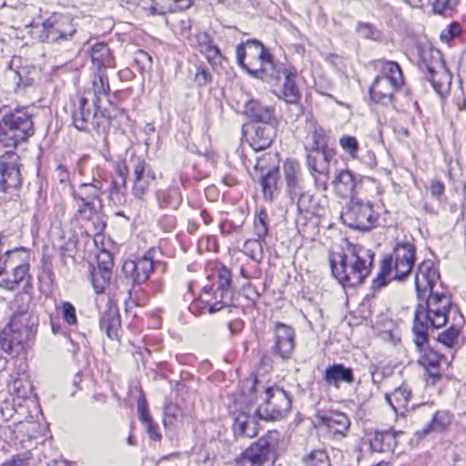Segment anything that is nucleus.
<instances>
[{
  "mask_svg": "<svg viewBox=\"0 0 466 466\" xmlns=\"http://www.w3.org/2000/svg\"><path fill=\"white\" fill-rule=\"evenodd\" d=\"M148 11L152 15H164L167 13H172V9L167 8V5H161L158 2H155V5H151Z\"/></svg>",
  "mask_w": 466,
  "mask_h": 466,
  "instance_id": "338daca9",
  "label": "nucleus"
},
{
  "mask_svg": "<svg viewBox=\"0 0 466 466\" xmlns=\"http://www.w3.org/2000/svg\"><path fill=\"white\" fill-rule=\"evenodd\" d=\"M356 33L364 39L377 40L380 38V32L368 22H358Z\"/></svg>",
  "mask_w": 466,
  "mask_h": 466,
  "instance_id": "603ef678",
  "label": "nucleus"
},
{
  "mask_svg": "<svg viewBox=\"0 0 466 466\" xmlns=\"http://www.w3.org/2000/svg\"><path fill=\"white\" fill-rule=\"evenodd\" d=\"M322 379L327 386L339 389L340 383L351 384L354 381V374L351 368L341 363H334L325 369Z\"/></svg>",
  "mask_w": 466,
  "mask_h": 466,
  "instance_id": "a878e982",
  "label": "nucleus"
},
{
  "mask_svg": "<svg viewBox=\"0 0 466 466\" xmlns=\"http://www.w3.org/2000/svg\"><path fill=\"white\" fill-rule=\"evenodd\" d=\"M56 178L60 184L66 183L70 178V173L65 165H58L55 169Z\"/></svg>",
  "mask_w": 466,
  "mask_h": 466,
  "instance_id": "0e129e2a",
  "label": "nucleus"
},
{
  "mask_svg": "<svg viewBox=\"0 0 466 466\" xmlns=\"http://www.w3.org/2000/svg\"><path fill=\"white\" fill-rule=\"evenodd\" d=\"M99 325L111 339H118L121 329V317L116 306L109 305L101 313Z\"/></svg>",
  "mask_w": 466,
  "mask_h": 466,
  "instance_id": "cd10ccee",
  "label": "nucleus"
},
{
  "mask_svg": "<svg viewBox=\"0 0 466 466\" xmlns=\"http://www.w3.org/2000/svg\"><path fill=\"white\" fill-rule=\"evenodd\" d=\"M56 309L63 320V324L61 325L53 319H51V329L55 335H63L67 338L69 341L73 344L72 351L74 353L79 350V347L77 343H76L71 338V333H75L80 339H83V335L76 333L78 327V319L76 316V309L75 306L69 301H60L56 305Z\"/></svg>",
  "mask_w": 466,
  "mask_h": 466,
  "instance_id": "ddd939ff",
  "label": "nucleus"
},
{
  "mask_svg": "<svg viewBox=\"0 0 466 466\" xmlns=\"http://www.w3.org/2000/svg\"><path fill=\"white\" fill-rule=\"evenodd\" d=\"M306 152L307 166L310 174L314 177L316 183L326 190L329 178V160L334 155L333 150H312Z\"/></svg>",
  "mask_w": 466,
  "mask_h": 466,
  "instance_id": "a211bd4d",
  "label": "nucleus"
},
{
  "mask_svg": "<svg viewBox=\"0 0 466 466\" xmlns=\"http://www.w3.org/2000/svg\"><path fill=\"white\" fill-rule=\"evenodd\" d=\"M268 216L265 209H260L254 218V234L258 239L263 240L268 232Z\"/></svg>",
  "mask_w": 466,
  "mask_h": 466,
  "instance_id": "49530a36",
  "label": "nucleus"
},
{
  "mask_svg": "<svg viewBox=\"0 0 466 466\" xmlns=\"http://www.w3.org/2000/svg\"><path fill=\"white\" fill-rule=\"evenodd\" d=\"M307 135L304 139L305 151L328 150L325 130L314 120H308L305 127Z\"/></svg>",
  "mask_w": 466,
  "mask_h": 466,
  "instance_id": "bb28decb",
  "label": "nucleus"
},
{
  "mask_svg": "<svg viewBox=\"0 0 466 466\" xmlns=\"http://www.w3.org/2000/svg\"><path fill=\"white\" fill-rule=\"evenodd\" d=\"M370 442V448L373 451H390L396 445V436L391 431L376 432Z\"/></svg>",
  "mask_w": 466,
  "mask_h": 466,
  "instance_id": "37998d69",
  "label": "nucleus"
},
{
  "mask_svg": "<svg viewBox=\"0 0 466 466\" xmlns=\"http://www.w3.org/2000/svg\"><path fill=\"white\" fill-rule=\"evenodd\" d=\"M339 145L351 157H357L360 146L356 137L351 136H343L339 138Z\"/></svg>",
  "mask_w": 466,
  "mask_h": 466,
  "instance_id": "5fc2aeb1",
  "label": "nucleus"
},
{
  "mask_svg": "<svg viewBox=\"0 0 466 466\" xmlns=\"http://www.w3.org/2000/svg\"><path fill=\"white\" fill-rule=\"evenodd\" d=\"M90 56L93 66L96 71L106 70L115 66V60L112 52L106 43H96L90 50Z\"/></svg>",
  "mask_w": 466,
  "mask_h": 466,
  "instance_id": "72a5a7b5",
  "label": "nucleus"
},
{
  "mask_svg": "<svg viewBox=\"0 0 466 466\" xmlns=\"http://www.w3.org/2000/svg\"><path fill=\"white\" fill-rule=\"evenodd\" d=\"M171 3L167 5V8L172 9V13L177 11H185L191 6L192 0H170Z\"/></svg>",
  "mask_w": 466,
  "mask_h": 466,
  "instance_id": "680f3d73",
  "label": "nucleus"
},
{
  "mask_svg": "<svg viewBox=\"0 0 466 466\" xmlns=\"http://www.w3.org/2000/svg\"><path fill=\"white\" fill-rule=\"evenodd\" d=\"M74 202L76 205V210L75 213V217L76 219L89 221L94 218L96 212L94 202L86 200H78Z\"/></svg>",
  "mask_w": 466,
  "mask_h": 466,
  "instance_id": "de8ad7c7",
  "label": "nucleus"
},
{
  "mask_svg": "<svg viewBox=\"0 0 466 466\" xmlns=\"http://www.w3.org/2000/svg\"><path fill=\"white\" fill-rule=\"evenodd\" d=\"M195 80L199 86H205L211 81V75L208 69L198 67L195 76Z\"/></svg>",
  "mask_w": 466,
  "mask_h": 466,
  "instance_id": "e2e57ef3",
  "label": "nucleus"
},
{
  "mask_svg": "<svg viewBox=\"0 0 466 466\" xmlns=\"http://www.w3.org/2000/svg\"><path fill=\"white\" fill-rule=\"evenodd\" d=\"M243 114L254 123L277 121L274 116V108L264 106L256 99H248L245 102Z\"/></svg>",
  "mask_w": 466,
  "mask_h": 466,
  "instance_id": "c756f323",
  "label": "nucleus"
},
{
  "mask_svg": "<svg viewBox=\"0 0 466 466\" xmlns=\"http://www.w3.org/2000/svg\"><path fill=\"white\" fill-rule=\"evenodd\" d=\"M200 53L205 56L208 62L211 66H217L221 64V61L223 59L221 51L219 50L218 46L214 45L213 42L209 44L208 46H206L204 49H202Z\"/></svg>",
  "mask_w": 466,
  "mask_h": 466,
  "instance_id": "864d4df0",
  "label": "nucleus"
},
{
  "mask_svg": "<svg viewBox=\"0 0 466 466\" xmlns=\"http://www.w3.org/2000/svg\"><path fill=\"white\" fill-rule=\"evenodd\" d=\"M204 294H212L214 303L207 301V308L209 313H215L230 306L233 303L234 287L232 284V272L225 266L218 269L216 289L213 286H205L202 289Z\"/></svg>",
  "mask_w": 466,
  "mask_h": 466,
  "instance_id": "9b49d317",
  "label": "nucleus"
},
{
  "mask_svg": "<svg viewBox=\"0 0 466 466\" xmlns=\"http://www.w3.org/2000/svg\"><path fill=\"white\" fill-rule=\"evenodd\" d=\"M318 419L322 425L335 434H344L350 425L347 415L341 412H329L318 416Z\"/></svg>",
  "mask_w": 466,
  "mask_h": 466,
  "instance_id": "4c0bfd02",
  "label": "nucleus"
},
{
  "mask_svg": "<svg viewBox=\"0 0 466 466\" xmlns=\"http://www.w3.org/2000/svg\"><path fill=\"white\" fill-rule=\"evenodd\" d=\"M374 252L360 244L349 243L345 251L331 253L329 263L334 278L343 287H356L370 275Z\"/></svg>",
  "mask_w": 466,
  "mask_h": 466,
  "instance_id": "39448f33",
  "label": "nucleus"
},
{
  "mask_svg": "<svg viewBox=\"0 0 466 466\" xmlns=\"http://www.w3.org/2000/svg\"><path fill=\"white\" fill-rule=\"evenodd\" d=\"M458 0H435L432 8L435 14L446 15L451 13L457 6Z\"/></svg>",
  "mask_w": 466,
  "mask_h": 466,
  "instance_id": "6e6d98bb",
  "label": "nucleus"
},
{
  "mask_svg": "<svg viewBox=\"0 0 466 466\" xmlns=\"http://www.w3.org/2000/svg\"><path fill=\"white\" fill-rule=\"evenodd\" d=\"M76 28L72 19L61 15H53L43 23V30L39 35L42 42L64 45L71 42Z\"/></svg>",
  "mask_w": 466,
  "mask_h": 466,
  "instance_id": "f8f14e48",
  "label": "nucleus"
},
{
  "mask_svg": "<svg viewBox=\"0 0 466 466\" xmlns=\"http://www.w3.org/2000/svg\"><path fill=\"white\" fill-rule=\"evenodd\" d=\"M361 183L362 177L348 168L337 170L332 180L335 195L343 199L355 198Z\"/></svg>",
  "mask_w": 466,
  "mask_h": 466,
  "instance_id": "4be33fe9",
  "label": "nucleus"
},
{
  "mask_svg": "<svg viewBox=\"0 0 466 466\" xmlns=\"http://www.w3.org/2000/svg\"><path fill=\"white\" fill-rule=\"evenodd\" d=\"M10 264L14 265L12 277L5 278L2 275L0 278V287L9 290H14L28 275L29 270V254L25 248H16L14 250L5 251Z\"/></svg>",
  "mask_w": 466,
  "mask_h": 466,
  "instance_id": "2eb2a0df",
  "label": "nucleus"
},
{
  "mask_svg": "<svg viewBox=\"0 0 466 466\" xmlns=\"http://www.w3.org/2000/svg\"><path fill=\"white\" fill-rule=\"evenodd\" d=\"M342 222L348 227L360 231H369L375 228L379 214L373 210L370 201L352 198L341 212Z\"/></svg>",
  "mask_w": 466,
  "mask_h": 466,
  "instance_id": "9d476101",
  "label": "nucleus"
},
{
  "mask_svg": "<svg viewBox=\"0 0 466 466\" xmlns=\"http://www.w3.org/2000/svg\"><path fill=\"white\" fill-rule=\"evenodd\" d=\"M417 415H428L431 421L417 432L419 438L424 437L431 432L444 431L452 420V414L448 410H434L431 404H421L418 408Z\"/></svg>",
  "mask_w": 466,
  "mask_h": 466,
  "instance_id": "5701e85b",
  "label": "nucleus"
},
{
  "mask_svg": "<svg viewBox=\"0 0 466 466\" xmlns=\"http://www.w3.org/2000/svg\"><path fill=\"white\" fill-rule=\"evenodd\" d=\"M256 45L253 50H250V55L253 56H258L260 57V65L257 66V63L250 61L247 65L248 75L272 86H277L282 78L284 70L289 69V67L284 66L281 63H275L273 56L264 46Z\"/></svg>",
  "mask_w": 466,
  "mask_h": 466,
  "instance_id": "1a4fd4ad",
  "label": "nucleus"
},
{
  "mask_svg": "<svg viewBox=\"0 0 466 466\" xmlns=\"http://www.w3.org/2000/svg\"><path fill=\"white\" fill-rule=\"evenodd\" d=\"M180 414V409L177 405L169 402L166 405L164 410V424H173Z\"/></svg>",
  "mask_w": 466,
  "mask_h": 466,
  "instance_id": "13d9d810",
  "label": "nucleus"
},
{
  "mask_svg": "<svg viewBox=\"0 0 466 466\" xmlns=\"http://www.w3.org/2000/svg\"><path fill=\"white\" fill-rule=\"evenodd\" d=\"M398 89L399 87L389 80L377 76L369 89V94L373 102L382 103L385 100L391 101L393 93Z\"/></svg>",
  "mask_w": 466,
  "mask_h": 466,
  "instance_id": "f704fd0d",
  "label": "nucleus"
},
{
  "mask_svg": "<svg viewBox=\"0 0 466 466\" xmlns=\"http://www.w3.org/2000/svg\"><path fill=\"white\" fill-rule=\"evenodd\" d=\"M12 309L9 321L0 332V355L19 353L36 331L37 319L30 311L29 298L17 295Z\"/></svg>",
  "mask_w": 466,
  "mask_h": 466,
  "instance_id": "20e7f679",
  "label": "nucleus"
},
{
  "mask_svg": "<svg viewBox=\"0 0 466 466\" xmlns=\"http://www.w3.org/2000/svg\"><path fill=\"white\" fill-rule=\"evenodd\" d=\"M93 86V98L98 102V96L105 95L106 96L110 91L108 76L105 70L96 71V74L94 76L92 80Z\"/></svg>",
  "mask_w": 466,
  "mask_h": 466,
  "instance_id": "a18cd8bd",
  "label": "nucleus"
},
{
  "mask_svg": "<svg viewBox=\"0 0 466 466\" xmlns=\"http://www.w3.org/2000/svg\"><path fill=\"white\" fill-rule=\"evenodd\" d=\"M155 253L154 248H149L143 256L125 261L122 270L126 278L130 279L137 285L145 283L154 269L160 265L159 261L155 260Z\"/></svg>",
  "mask_w": 466,
  "mask_h": 466,
  "instance_id": "4468645a",
  "label": "nucleus"
},
{
  "mask_svg": "<svg viewBox=\"0 0 466 466\" xmlns=\"http://www.w3.org/2000/svg\"><path fill=\"white\" fill-rule=\"evenodd\" d=\"M243 253L252 260L259 262L263 258V248L260 239H248L243 246Z\"/></svg>",
  "mask_w": 466,
  "mask_h": 466,
  "instance_id": "8fccbe9b",
  "label": "nucleus"
},
{
  "mask_svg": "<svg viewBox=\"0 0 466 466\" xmlns=\"http://www.w3.org/2000/svg\"><path fill=\"white\" fill-rule=\"evenodd\" d=\"M35 134L32 116L25 108L5 114L0 121V189L7 192L20 187L19 157L15 152L18 143Z\"/></svg>",
  "mask_w": 466,
  "mask_h": 466,
  "instance_id": "f257e3e1",
  "label": "nucleus"
},
{
  "mask_svg": "<svg viewBox=\"0 0 466 466\" xmlns=\"http://www.w3.org/2000/svg\"><path fill=\"white\" fill-rule=\"evenodd\" d=\"M127 182L114 180L110 186L109 198L114 200L120 202L125 197V190Z\"/></svg>",
  "mask_w": 466,
  "mask_h": 466,
  "instance_id": "4d7b16f0",
  "label": "nucleus"
},
{
  "mask_svg": "<svg viewBox=\"0 0 466 466\" xmlns=\"http://www.w3.org/2000/svg\"><path fill=\"white\" fill-rule=\"evenodd\" d=\"M248 142L254 151L269 147L277 135V121L266 123H252L246 131Z\"/></svg>",
  "mask_w": 466,
  "mask_h": 466,
  "instance_id": "412c9836",
  "label": "nucleus"
},
{
  "mask_svg": "<svg viewBox=\"0 0 466 466\" xmlns=\"http://www.w3.org/2000/svg\"><path fill=\"white\" fill-rule=\"evenodd\" d=\"M28 390L26 389V386L23 382L22 378H15L13 380V390L15 392V394L18 397L25 398L30 390V383L27 382Z\"/></svg>",
  "mask_w": 466,
  "mask_h": 466,
  "instance_id": "052dcab7",
  "label": "nucleus"
},
{
  "mask_svg": "<svg viewBox=\"0 0 466 466\" xmlns=\"http://www.w3.org/2000/svg\"><path fill=\"white\" fill-rule=\"evenodd\" d=\"M132 162L131 193L136 199L144 200L157 178L156 173L145 159L137 157Z\"/></svg>",
  "mask_w": 466,
  "mask_h": 466,
  "instance_id": "dca6fc26",
  "label": "nucleus"
},
{
  "mask_svg": "<svg viewBox=\"0 0 466 466\" xmlns=\"http://www.w3.org/2000/svg\"><path fill=\"white\" fill-rule=\"evenodd\" d=\"M439 280L440 273L433 261H422L415 276V288L419 300H424L425 296L430 292H436L435 288Z\"/></svg>",
  "mask_w": 466,
  "mask_h": 466,
  "instance_id": "6ab92c4d",
  "label": "nucleus"
},
{
  "mask_svg": "<svg viewBox=\"0 0 466 466\" xmlns=\"http://www.w3.org/2000/svg\"><path fill=\"white\" fill-rule=\"evenodd\" d=\"M415 252L414 244L410 242L398 243L393 252L380 262V272L373 279L372 289L384 288L393 279H405L414 267Z\"/></svg>",
  "mask_w": 466,
  "mask_h": 466,
  "instance_id": "423d86ee",
  "label": "nucleus"
},
{
  "mask_svg": "<svg viewBox=\"0 0 466 466\" xmlns=\"http://www.w3.org/2000/svg\"><path fill=\"white\" fill-rule=\"evenodd\" d=\"M96 100L76 95L71 99V117L73 125L78 130H86L88 125L95 129H106L110 126L111 116L99 110Z\"/></svg>",
  "mask_w": 466,
  "mask_h": 466,
  "instance_id": "0eeeda50",
  "label": "nucleus"
},
{
  "mask_svg": "<svg viewBox=\"0 0 466 466\" xmlns=\"http://www.w3.org/2000/svg\"><path fill=\"white\" fill-rule=\"evenodd\" d=\"M410 395V389L406 384H402L391 393L386 394L385 399L395 413H403L408 408Z\"/></svg>",
  "mask_w": 466,
  "mask_h": 466,
  "instance_id": "58836bf2",
  "label": "nucleus"
},
{
  "mask_svg": "<svg viewBox=\"0 0 466 466\" xmlns=\"http://www.w3.org/2000/svg\"><path fill=\"white\" fill-rule=\"evenodd\" d=\"M239 391L248 403L262 400L256 410V415L260 420H281L291 407V400L282 388L266 385L255 374H251L240 382Z\"/></svg>",
  "mask_w": 466,
  "mask_h": 466,
  "instance_id": "f03ea898",
  "label": "nucleus"
},
{
  "mask_svg": "<svg viewBox=\"0 0 466 466\" xmlns=\"http://www.w3.org/2000/svg\"><path fill=\"white\" fill-rule=\"evenodd\" d=\"M464 319L461 314L455 316L451 326L439 335V341L447 347H452L458 339L460 328L462 327Z\"/></svg>",
  "mask_w": 466,
  "mask_h": 466,
  "instance_id": "c03bdc74",
  "label": "nucleus"
},
{
  "mask_svg": "<svg viewBox=\"0 0 466 466\" xmlns=\"http://www.w3.org/2000/svg\"><path fill=\"white\" fill-rule=\"evenodd\" d=\"M0 466H29V461L24 457L15 456L12 461H5Z\"/></svg>",
  "mask_w": 466,
  "mask_h": 466,
  "instance_id": "774afa93",
  "label": "nucleus"
},
{
  "mask_svg": "<svg viewBox=\"0 0 466 466\" xmlns=\"http://www.w3.org/2000/svg\"><path fill=\"white\" fill-rule=\"evenodd\" d=\"M303 461L305 466H331L328 454L322 450L311 451Z\"/></svg>",
  "mask_w": 466,
  "mask_h": 466,
  "instance_id": "3c124183",
  "label": "nucleus"
},
{
  "mask_svg": "<svg viewBox=\"0 0 466 466\" xmlns=\"http://www.w3.org/2000/svg\"><path fill=\"white\" fill-rule=\"evenodd\" d=\"M461 25L458 23H451L446 29H444L440 35L441 41L449 43L455 36L461 34Z\"/></svg>",
  "mask_w": 466,
  "mask_h": 466,
  "instance_id": "bf43d9fd",
  "label": "nucleus"
},
{
  "mask_svg": "<svg viewBox=\"0 0 466 466\" xmlns=\"http://www.w3.org/2000/svg\"><path fill=\"white\" fill-rule=\"evenodd\" d=\"M196 37L199 52L213 42L210 35L206 32L198 33Z\"/></svg>",
  "mask_w": 466,
  "mask_h": 466,
  "instance_id": "69168bd1",
  "label": "nucleus"
},
{
  "mask_svg": "<svg viewBox=\"0 0 466 466\" xmlns=\"http://www.w3.org/2000/svg\"><path fill=\"white\" fill-rule=\"evenodd\" d=\"M425 345L426 344L421 348H418L416 346L420 352L418 359V364L424 369L427 375V382L430 383L431 380V383L434 385L441 377V360H443L444 356L431 348H424Z\"/></svg>",
  "mask_w": 466,
  "mask_h": 466,
  "instance_id": "b1692460",
  "label": "nucleus"
},
{
  "mask_svg": "<svg viewBox=\"0 0 466 466\" xmlns=\"http://www.w3.org/2000/svg\"><path fill=\"white\" fill-rule=\"evenodd\" d=\"M104 184L101 179L94 177L91 182L80 184L77 187H72L71 197L73 201L86 200L100 201L103 195Z\"/></svg>",
  "mask_w": 466,
  "mask_h": 466,
  "instance_id": "c85d7f7f",
  "label": "nucleus"
},
{
  "mask_svg": "<svg viewBox=\"0 0 466 466\" xmlns=\"http://www.w3.org/2000/svg\"><path fill=\"white\" fill-rule=\"evenodd\" d=\"M378 65L380 68V74L379 76L389 80L399 88L404 84V78L400 66L394 61L380 59L378 61Z\"/></svg>",
  "mask_w": 466,
  "mask_h": 466,
  "instance_id": "ea45409f",
  "label": "nucleus"
},
{
  "mask_svg": "<svg viewBox=\"0 0 466 466\" xmlns=\"http://www.w3.org/2000/svg\"><path fill=\"white\" fill-rule=\"evenodd\" d=\"M112 264L111 259L103 264L99 263L97 270L92 272V284L96 293L101 294L105 291L111 279Z\"/></svg>",
  "mask_w": 466,
  "mask_h": 466,
  "instance_id": "79ce46f5",
  "label": "nucleus"
},
{
  "mask_svg": "<svg viewBox=\"0 0 466 466\" xmlns=\"http://www.w3.org/2000/svg\"><path fill=\"white\" fill-rule=\"evenodd\" d=\"M283 172L289 196L298 195L303 188L299 163L294 159L286 160L283 164Z\"/></svg>",
  "mask_w": 466,
  "mask_h": 466,
  "instance_id": "7c9ffc66",
  "label": "nucleus"
},
{
  "mask_svg": "<svg viewBox=\"0 0 466 466\" xmlns=\"http://www.w3.org/2000/svg\"><path fill=\"white\" fill-rule=\"evenodd\" d=\"M425 78L431 84L434 90L441 94L445 87H449L451 83V74L444 66L443 63L439 64V69L425 63Z\"/></svg>",
  "mask_w": 466,
  "mask_h": 466,
  "instance_id": "473e14b6",
  "label": "nucleus"
},
{
  "mask_svg": "<svg viewBox=\"0 0 466 466\" xmlns=\"http://www.w3.org/2000/svg\"><path fill=\"white\" fill-rule=\"evenodd\" d=\"M255 169L261 172L260 183L265 198L272 200L278 184L279 164L276 156L268 153L257 157Z\"/></svg>",
  "mask_w": 466,
  "mask_h": 466,
  "instance_id": "f3484780",
  "label": "nucleus"
},
{
  "mask_svg": "<svg viewBox=\"0 0 466 466\" xmlns=\"http://www.w3.org/2000/svg\"><path fill=\"white\" fill-rule=\"evenodd\" d=\"M255 44H258L259 46H264L261 42L256 40V39H249L246 43H241L238 45L236 49L237 54V61L238 64L248 74V68L247 67V65L250 63V61H253L254 63H257V66H259L260 65V57L253 56L250 55V50H253V47L256 46Z\"/></svg>",
  "mask_w": 466,
  "mask_h": 466,
  "instance_id": "a19ab883",
  "label": "nucleus"
},
{
  "mask_svg": "<svg viewBox=\"0 0 466 466\" xmlns=\"http://www.w3.org/2000/svg\"><path fill=\"white\" fill-rule=\"evenodd\" d=\"M272 332L274 337L272 354L282 360H289L295 348L294 329L286 324L276 322Z\"/></svg>",
  "mask_w": 466,
  "mask_h": 466,
  "instance_id": "aec40b11",
  "label": "nucleus"
},
{
  "mask_svg": "<svg viewBox=\"0 0 466 466\" xmlns=\"http://www.w3.org/2000/svg\"><path fill=\"white\" fill-rule=\"evenodd\" d=\"M279 441V433L277 431H268L236 459L235 466H265L273 461Z\"/></svg>",
  "mask_w": 466,
  "mask_h": 466,
  "instance_id": "6e6552de",
  "label": "nucleus"
},
{
  "mask_svg": "<svg viewBox=\"0 0 466 466\" xmlns=\"http://www.w3.org/2000/svg\"><path fill=\"white\" fill-rule=\"evenodd\" d=\"M284 81L279 85V90L274 89L273 93L288 104H296L300 99V91L297 85V70L289 66V69L284 70Z\"/></svg>",
  "mask_w": 466,
  "mask_h": 466,
  "instance_id": "393cba45",
  "label": "nucleus"
},
{
  "mask_svg": "<svg viewBox=\"0 0 466 466\" xmlns=\"http://www.w3.org/2000/svg\"><path fill=\"white\" fill-rule=\"evenodd\" d=\"M157 204L161 209H177L182 201L181 193L177 187L158 189L155 193Z\"/></svg>",
  "mask_w": 466,
  "mask_h": 466,
  "instance_id": "e433bc0d",
  "label": "nucleus"
},
{
  "mask_svg": "<svg viewBox=\"0 0 466 466\" xmlns=\"http://www.w3.org/2000/svg\"><path fill=\"white\" fill-rule=\"evenodd\" d=\"M258 416L256 415V411L253 416L247 413H240L234 419L232 425L233 431L237 436H246L253 438L258 435Z\"/></svg>",
  "mask_w": 466,
  "mask_h": 466,
  "instance_id": "2f4dec72",
  "label": "nucleus"
},
{
  "mask_svg": "<svg viewBox=\"0 0 466 466\" xmlns=\"http://www.w3.org/2000/svg\"><path fill=\"white\" fill-rule=\"evenodd\" d=\"M137 413L140 421L146 427L149 438L154 441H159L162 435L157 422L153 420L148 411V405L144 395H140L137 400Z\"/></svg>",
  "mask_w": 466,
  "mask_h": 466,
  "instance_id": "c9c22d12",
  "label": "nucleus"
},
{
  "mask_svg": "<svg viewBox=\"0 0 466 466\" xmlns=\"http://www.w3.org/2000/svg\"><path fill=\"white\" fill-rule=\"evenodd\" d=\"M290 199L294 202L296 201L297 210L299 214L305 213H313V210L311 209V201H312V196L304 191L303 188H301L298 195H291L289 196Z\"/></svg>",
  "mask_w": 466,
  "mask_h": 466,
  "instance_id": "09e8293b",
  "label": "nucleus"
},
{
  "mask_svg": "<svg viewBox=\"0 0 466 466\" xmlns=\"http://www.w3.org/2000/svg\"><path fill=\"white\" fill-rule=\"evenodd\" d=\"M416 307L412 331L414 343L421 348L429 340V329L443 327L449 319V314H461L457 307L452 306L451 298L443 292L428 293L424 300Z\"/></svg>",
  "mask_w": 466,
  "mask_h": 466,
  "instance_id": "7ed1b4c3",
  "label": "nucleus"
}]
</instances>
